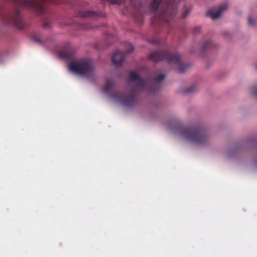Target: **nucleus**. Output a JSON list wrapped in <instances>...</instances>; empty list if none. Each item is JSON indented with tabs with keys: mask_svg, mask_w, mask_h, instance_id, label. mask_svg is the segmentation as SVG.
Listing matches in <instances>:
<instances>
[{
	"mask_svg": "<svg viewBox=\"0 0 257 257\" xmlns=\"http://www.w3.org/2000/svg\"><path fill=\"white\" fill-rule=\"evenodd\" d=\"M125 58V54L123 52L119 50L116 51L112 56V61L116 65L121 64Z\"/></svg>",
	"mask_w": 257,
	"mask_h": 257,
	"instance_id": "nucleus-7",
	"label": "nucleus"
},
{
	"mask_svg": "<svg viewBox=\"0 0 257 257\" xmlns=\"http://www.w3.org/2000/svg\"><path fill=\"white\" fill-rule=\"evenodd\" d=\"M255 68L257 70V63L255 64Z\"/></svg>",
	"mask_w": 257,
	"mask_h": 257,
	"instance_id": "nucleus-26",
	"label": "nucleus"
},
{
	"mask_svg": "<svg viewBox=\"0 0 257 257\" xmlns=\"http://www.w3.org/2000/svg\"><path fill=\"white\" fill-rule=\"evenodd\" d=\"M228 5L226 4L221 5L219 8L211 9L207 12V15L213 20L218 19L221 15V13L227 10Z\"/></svg>",
	"mask_w": 257,
	"mask_h": 257,
	"instance_id": "nucleus-6",
	"label": "nucleus"
},
{
	"mask_svg": "<svg viewBox=\"0 0 257 257\" xmlns=\"http://www.w3.org/2000/svg\"><path fill=\"white\" fill-rule=\"evenodd\" d=\"M79 16L82 18H94L97 17H102V14L100 12H95L92 11H82L79 13Z\"/></svg>",
	"mask_w": 257,
	"mask_h": 257,
	"instance_id": "nucleus-8",
	"label": "nucleus"
},
{
	"mask_svg": "<svg viewBox=\"0 0 257 257\" xmlns=\"http://www.w3.org/2000/svg\"><path fill=\"white\" fill-rule=\"evenodd\" d=\"M113 3L117 4H120L121 3V0H111Z\"/></svg>",
	"mask_w": 257,
	"mask_h": 257,
	"instance_id": "nucleus-21",
	"label": "nucleus"
},
{
	"mask_svg": "<svg viewBox=\"0 0 257 257\" xmlns=\"http://www.w3.org/2000/svg\"><path fill=\"white\" fill-rule=\"evenodd\" d=\"M13 22L14 25L19 29H23L24 28L23 20L19 10L16 11L15 15L13 18Z\"/></svg>",
	"mask_w": 257,
	"mask_h": 257,
	"instance_id": "nucleus-9",
	"label": "nucleus"
},
{
	"mask_svg": "<svg viewBox=\"0 0 257 257\" xmlns=\"http://www.w3.org/2000/svg\"><path fill=\"white\" fill-rule=\"evenodd\" d=\"M200 31H201L200 28L199 27H196L194 28V33L195 34H197V33H199L200 32Z\"/></svg>",
	"mask_w": 257,
	"mask_h": 257,
	"instance_id": "nucleus-20",
	"label": "nucleus"
},
{
	"mask_svg": "<svg viewBox=\"0 0 257 257\" xmlns=\"http://www.w3.org/2000/svg\"><path fill=\"white\" fill-rule=\"evenodd\" d=\"M166 9L162 10L158 16V19L165 22H169L177 13L176 7L169 1L166 4Z\"/></svg>",
	"mask_w": 257,
	"mask_h": 257,
	"instance_id": "nucleus-5",
	"label": "nucleus"
},
{
	"mask_svg": "<svg viewBox=\"0 0 257 257\" xmlns=\"http://www.w3.org/2000/svg\"><path fill=\"white\" fill-rule=\"evenodd\" d=\"M190 12V10L188 9V10H186L185 12L184 13V14H183L182 17L183 18H185L189 14Z\"/></svg>",
	"mask_w": 257,
	"mask_h": 257,
	"instance_id": "nucleus-19",
	"label": "nucleus"
},
{
	"mask_svg": "<svg viewBox=\"0 0 257 257\" xmlns=\"http://www.w3.org/2000/svg\"><path fill=\"white\" fill-rule=\"evenodd\" d=\"M158 43H159L158 40H155V41H152V43H153V44H158Z\"/></svg>",
	"mask_w": 257,
	"mask_h": 257,
	"instance_id": "nucleus-24",
	"label": "nucleus"
},
{
	"mask_svg": "<svg viewBox=\"0 0 257 257\" xmlns=\"http://www.w3.org/2000/svg\"><path fill=\"white\" fill-rule=\"evenodd\" d=\"M255 164L257 166V159L255 161Z\"/></svg>",
	"mask_w": 257,
	"mask_h": 257,
	"instance_id": "nucleus-25",
	"label": "nucleus"
},
{
	"mask_svg": "<svg viewBox=\"0 0 257 257\" xmlns=\"http://www.w3.org/2000/svg\"><path fill=\"white\" fill-rule=\"evenodd\" d=\"M59 55L63 59H69L73 56V53L70 50L67 49L59 52Z\"/></svg>",
	"mask_w": 257,
	"mask_h": 257,
	"instance_id": "nucleus-10",
	"label": "nucleus"
},
{
	"mask_svg": "<svg viewBox=\"0 0 257 257\" xmlns=\"http://www.w3.org/2000/svg\"><path fill=\"white\" fill-rule=\"evenodd\" d=\"M177 130L182 137L193 144L204 145L206 144L209 141V137L206 131L201 126L183 127L180 124L177 123Z\"/></svg>",
	"mask_w": 257,
	"mask_h": 257,
	"instance_id": "nucleus-2",
	"label": "nucleus"
},
{
	"mask_svg": "<svg viewBox=\"0 0 257 257\" xmlns=\"http://www.w3.org/2000/svg\"><path fill=\"white\" fill-rule=\"evenodd\" d=\"M124 47L126 49V52L127 53H131L134 50L133 46L130 43H125Z\"/></svg>",
	"mask_w": 257,
	"mask_h": 257,
	"instance_id": "nucleus-14",
	"label": "nucleus"
},
{
	"mask_svg": "<svg viewBox=\"0 0 257 257\" xmlns=\"http://www.w3.org/2000/svg\"><path fill=\"white\" fill-rule=\"evenodd\" d=\"M164 0H153L151 4V9L152 12H155L158 8L159 6Z\"/></svg>",
	"mask_w": 257,
	"mask_h": 257,
	"instance_id": "nucleus-12",
	"label": "nucleus"
},
{
	"mask_svg": "<svg viewBox=\"0 0 257 257\" xmlns=\"http://www.w3.org/2000/svg\"><path fill=\"white\" fill-rule=\"evenodd\" d=\"M252 94L257 97V86H254L251 89Z\"/></svg>",
	"mask_w": 257,
	"mask_h": 257,
	"instance_id": "nucleus-16",
	"label": "nucleus"
},
{
	"mask_svg": "<svg viewBox=\"0 0 257 257\" xmlns=\"http://www.w3.org/2000/svg\"><path fill=\"white\" fill-rule=\"evenodd\" d=\"M195 88H196V86H191V87L186 88L185 89V92H187V93H192L195 91Z\"/></svg>",
	"mask_w": 257,
	"mask_h": 257,
	"instance_id": "nucleus-15",
	"label": "nucleus"
},
{
	"mask_svg": "<svg viewBox=\"0 0 257 257\" xmlns=\"http://www.w3.org/2000/svg\"><path fill=\"white\" fill-rule=\"evenodd\" d=\"M70 71L79 75L87 76L94 74V68L91 61L87 59H81L69 64Z\"/></svg>",
	"mask_w": 257,
	"mask_h": 257,
	"instance_id": "nucleus-4",
	"label": "nucleus"
},
{
	"mask_svg": "<svg viewBox=\"0 0 257 257\" xmlns=\"http://www.w3.org/2000/svg\"><path fill=\"white\" fill-rule=\"evenodd\" d=\"M92 28V27L87 26H85V27H84V28L85 29H86V30H88V29H90V28Z\"/></svg>",
	"mask_w": 257,
	"mask_h": 257,
	"instance_id": "nucleus-23",
	"label": "nucleus"
},
{
	"mask_svg": "<svg viewBox=\"0 0 257 257\" xmlns=\"http://www.w3.org/2000/svg\"><path fill=\"white\" fill-rule=\"evenodd\" d=\"M254 21L251 17L249 16L248 17V24L250 26H252L254 24Z\"/></svg>",
	"mask_w": 257,
	"mask_h": 257,
	"instance_id": "nucleus-17",
	"label": "nucleus"
},
{
	"mask_svg": "<svg viewBox=\"0 0 257 257\" xmlns=\"http://www.w3.org/2000/svg\"><path fill=\"white\" fill-rule=\"evenodd\" d=\"M45 28H48L50 26V24L49 22H45L43 25Z\"/></svg>",
	"mask_w": 257,
	"mask_h": 257,
	"instance_id": "nucleus-22",
	"label": "nucleus"
},
{
	"mask_svg": "<svg viewBox=\"0 0 257 257\" xmlns=\"http://www.w3.org/2000/svg\"><path fill=\"white\" fill-rule=\"evenodd\" d=\"M34 40L36 42H38V43H42L41 39L39 37H38V36H34Z\"/></svg>",
	"mask_w": 257,
	"mask_h": 257,
	"instance_id": "nucleus-18",
	"label": "nucleus"
},
{
	"mask_svg": "<svg viewBox=\"0 0 257 257\" xmlns=\"http://www.w3.org/2000/svg\"><path fill=\"white\" fill-rule=\"evenodd\" d=\"M215 47V44L213 43V42L211 40H209L204 43L202 47V51L203 52L209 49L213 48Z\"/></svg>",
	"mask_w": 257,
	"mask_h": 257,
	"instance_id": "nucleus-13",
	"label": "nucleus"
},
{
	"mask_svg": "<svg viewBox=\"0 0 257 257\" xmlns=\"http://www.w3.org/2000/svg\"><path fill=\"white\" fill-rule=\"evenodd\" d=\"M149 59L154 62L166 60L171 65H176L180 73L185 72L191 67L189 64L185 65L181 63V56L179 53L172 54L167 51H154L149 55Z\"/></svg>",
	"mask_w": 257,
	"mask_h": 257,
	"instance_id": "nucleus-3",
	"label": "nucleus"
},
{
	"mask_svg": "<svg viewBox=\"0 0 257 257\" xmlns=\"http://www.w3.org/2000/svg\"><path fill=\"white\" fill-rule=\"evenodd\" d=\"M114 85V82L112 79H107L106 80V84L103 87L102 90L104 92H108Z\"/></svg>",
	"mask_w": 257,
	"mask_h": 257,
	"instance_id": "nucleus-11",
	"label": "nucleus"
},
{
	"mask_svg": "<svg viewBox=\"0 0 257 257\" xmlns=\"http://www.w3.org/2000/svg\"><path fill=\"white\" fill-rule=\"evenodd\" d=\"M129 75L128 83L132 82L135 85L130 94L126 96L123 92H119L112 93L110 95L111 99L121 103L126 107H131L135 104L136 95L138 90H145L150 93H154L160 88V83L165 78V74H160L153 79H145L134 71H131Z\"/></svg>",
	"mask_w": 257,
	"mask_h": 257,
	"instance_id": "nucleus-1",
	"label": "nucleus"
}]
</instances>
